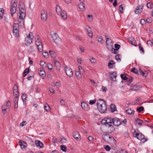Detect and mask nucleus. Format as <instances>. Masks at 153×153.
<instances>
[{"mask_svg": "<svg viewBox=\"0 0 153 153\" xmlns=\"http://www.w3.org/2000/svg\"><path fill=\"white\" fill-rule=\"evenodd\" d=\"M147 44L149 46H152L153 45V42L151 40H149L147 42Z\"/></svg>", "mask_w": 153, "mask_h": 153, "instance_id": "obj_57", "label": "nucleus"}, {"mask_svg": "<svg viewBox=\"0 0 153 153\" xmlns=\"http://www.w3.org/2000/svg\"><path fill=\"white\" fill-rule=\"evenodd\" d=\"M109 74V76L111 78V79L112 81L114 82L116 81V78L117 76V73L115 71L110 72Z\"/></svg>", "mask_w": 153, "mask_h": 153, "instance_id": "obj_15", "label": "nucleus"}, {"mask_svg": "<svg viewBox=\"0 0 153 153\" xmlns=\"http://www.w3.org/2000/svg\"><path fill=\"white\" fill-rule=\"evenodd\" d=\"M38 73L41 77L43 79L46 76V73L45 71L42 69L39 68L38 70Z\"/></svg>", "mask_w": 153, "mask_h": 153, "instance_id": "obj_20", "label": "nucleus"}, {"mask_svg": "<svg viewBox=\"0 0 153 153\" xmlns=\"http://www.w3.org/2000/svg\"><path fill=\"white\" fill-rule=\"evenodd\" d=\"M32 42V39L30 37H26L25 39V44L27 45H29Z\"/></svg>", "mask_w": 153, "mask_h": 153, "instance_id": "obj_23", "label": "nucleus"}, {"mask_svg": "<svg viewBox=\"0 0 153 153\" xmlns=\"http://www.w3.org/2000/svg\"><path fill=\"white\" fill-rule=\"evenodd\" d=\"M141 88L140 85H134L131 86L130 89L132 91H137Z\"/></svg>", "mask_w": 153, "mask_h": 153, "instance_id": "obj_21", "label": "nucleus"}, {"mask_svg": "<svg viewBox=\"0 0 153 153\" xmlns=\"http://www.w3.org/2000/svg\"><path fill=\"white\" fill-rule=\"evenodd\" d=\"M139 48L140 51H141L143 53H144V50L142 46L141 45L140 43L139 44Z\"/></svg>", "mask_w": 153, "mask_h": 153, "instance_id": "obj_53", "label": "nucleus"}, {"mask_svg": "<svg viewBox=\"0 0 153 153\" xmlns=\"http://www.w3.org/2000/svg\"><path fill=\"white\" fill-rule=\"evenodd\" d=\"M44 109L47 112L50 110V107L48 104H46V105L44 106Z\"/></svg>", "mask_w": 153, "mask_h": 153, "instance_id": "obj_48", "label": "nucleus"}, {"mask_svg": "<svg viewBox=\"0 0 153 153\" xmlns=\"http://www.w3.org/2000/svg\"><path fill=\"white\" fill-rule=\"evenodd\" d=\"M115 62L112 60H111L109 62L108 64V66L109 68H112L113 67V65L114 64Z\"/></svg>", "mask_w": 153, "mask_h": 153, "instance_id": "obj_32", "label": "nucleus"}, {"mask_svg": "<svg viewBox=\"0 0 153 153\" xmlns=\"http://www.w3.org/2000/svg\"><path fill=\"white\" fill-rule=\"evenodd\" d=\"M97 108L100 112L102 113H105L106 111L107 106L106 102L103 103L100 105V103L97 102L96 103Z\"/></svg>", "mask_w": 153, "mask_h": 153, "instance_id": "obj_5", "label": "nucleus"}, {"mask_svg": "<svg viewBox=\"0 0 153 153\" xmlns=\"http://www.w3.org/2000/svg\"><path fill=\"white\" fill-rule=\"evenodd\" d=\"M59 14L61 15L63 19H65L67 18V13L65 11H61Z\"/></svg>", "mask_w": 153, "mask_h": 153, "instance_id": "obj_27", "label": "nucleus"}, {"mask_svg": "<svg viewBox=\"0 0 153 153\" xmlns=\"http://www.w3.org/2000/svg\"><path fill=\"white\" fill-rule=\"evenodd\" d=\"M120 55L119 54H117L115 56V59L117 61L120 62L121 60V59L120 58Z\"/></svg>", "mask_w": 153, "mask_h": 153, "instance_id": "obj_54", "label": "nucleus"}, {"mask_svg": "<svg viewBox=\"0 0 153 153\" xmlns=\"http://www.w3.org/2000/svg\"><path fill=\"white\" fill-rule=\"evenodd\" d=\"M60 149L63 152H65L66 151V147L65 145H61L60 146Z\"/></svg>", "mask_w": 153, "mask_h": 153, "instance_id": "obj_44", "label": "nucleus"}, {"mask_svg": "<svg viewBox=\"0 0 153 153\" xmlns=\"http://www.w3.org/2000/svg\"><path fill=\"white\" fill-rule=\"evenodd\" d=\"M129 42L131 43L132 45L136 46V44H135L136 42L135 39L133 37L130 38L128 39Z\"/></svg>", "mask_w": 153, "mask_h": 153, "instance_id": "obj_26", "label": "nucleus"}, {"mask_svg": "<svg viewBox=\"0 0 153 153\" xmlns=\"http://www.w3.org/2000/svg\"><path fill=\"white\" fill-rule=\"evenodd\" d=\"M65 72L67 75L69 77H71L73 75V71L69 66L66 65L65 67Z\"/></svg>", "mask_w": 153, "mask_h": 153, "instance_id": "obj_10", "label": "nucleus"}, {"mask_svg": "<svg viewBox=\"0 0 153 153\" xmlns=\"http://www.w3.org/2000/svg\"><path fill=\"white\" fill-rule=\"evenodd\" d=\"M96 100L95 99L93 100H90L89 101V104L90 105H92L94 104L96 102Z\"/></svg>", "mask_w": 153, "mask_h": 153, "instance_id": "obj_63", "label": "nucleus"}, {"mask_svg": "<svg viewBox=\"0 0 153 153\" xmlns=\"http://www.w3.org/2000/svg\"><path fill=\"white\" fill-rule=\"evenodd\" d=\"M126 112L128 114L131 115H133L134 112V111L131 108L126 110Z\"/></svg>", "mask_w": 153, "mask_h": 153, "instance_id": "obj_33", "label": "nucleus"}, {"mask_svg": "<svg viewBox=\"0 0 153 153\" xmlns=\"http://www.w3.org/2000/svg\"><path fill=\"white\" fill-rule=\"evenodd\" d=\"M51 37L52 39L54 41V42L56 45H57L59 42H60V39L57 33L53 32V33L51 34Z\"/></svg>", "mask_w": 153, "mask_h": 153, "instance_id": "obj_8", "label": "nucleus"}, {"mask_svg": "<svg viewBox=\"0 0 153 153\" xmlns=\"http://www.w3.org/2000/svg\"><path fill=\"white\" fill-rule=\"evenodd\" d=\"M4 12V10L3 8H0V18L2 19L3 18V15Z\"/></svg>", "mask_w": 153, "mask_h": 153, "instance_id": "obj_42", "label": "nucleus"}, {"mask_svg": "<svg viewBox=\"0 0 153 153\" xmlns=\"http://www.w3.org/2000/svg\"><path fill=\"white\" fill-rule=\"evenodd\" d=\"M131 71L133 72L136 74L139 75L138 73V71L137 70L134 68H133L131 69Z\"/></svg>", "mask_w": 153, "mask_h": 153, "instance_id": "obj_41", "label": "nucleus"}, {"mask_svg": "<svg viewBox=\"0 0 153 153\" xmlns=\"http://www.w3.org/2000/svg\"><path fill=\"white\" fill-rule=\"evenodd\" d=\"M19 144L20 145L22 149L23 150L26 149L27 144L23 140H19Z\"/></svg>", "mask_w": 153, "mask_h": 153, "instance_id": "obj_18", "label": "nucleus"}, {"mask_svg": "<svg viewBox=\"0 0 153 153\" xmlns=\"http://www.w3.org/2000/svg\"><path fill=\"white\" fill-rule=\"evenodd\" d=\"M19 27L18 24L14 23L13 25V33L15 37L19 36Z\"/></svg>", "mask_w": 153, "mask_h": 153, "instance_id": "obj_7", "label": "nucleus"}, {"mask_svg": "<svg viewBox=\"0 0 153 153\" xmlns=\"http://www.w3.org/2000/svg\"><path fill=\"white\" fill-rule=\"evenodd\" d=\"M85 28L87 31L89 36L91 38H92L93 37V33L91 31V28L88 25L86 26Z\"/></svg>", "mask_w": 153, "mask_h": 153, "instance_id": "obj_22", "label": "nucleus"}, {"mask_svg": "<svg viewBox=\"0 0 153 153\" xmlns=\"http://www.w3.org/2000/svg\"><path fill=\"white\" fill-rule=\"evenodd\" d=\"M34 74L33 72H32L29 74L27 78L28 80H30L31 78L33 77Z\"/></svg>", "mask_w": 153, "mask_h": 153, "instance_id": "obj_36", "label": "nucleus"}, {"mask_svg": "<svg viewBox=\"0 0 153 153\" xmlns=\"http://www.w3.org/2000/svg\"><path fill=\"white\" fill-rule=\"evenodd\" d=\"M104 147L105 149L107 151H109L111 149V148L108 145H105Z\"/></svg>", "mask_w": 153, "mask_h": 153, "instance_id": "obj_58", "label": "nucleus"}, {"mask_svg": "<svg viewBox=\"0 0 153 153\" xmlns=\"http://www.w3.org/2000/svg\"><path fill=\"white\" fill-rule=\"evenodd\" d=\"M2 111L3 113L4 114L6 113V108L5 107V105H3L1 107Z\"/></svg>", "mask_w": 153, "mask_h": 153, "instance_id": "obj_45", "label": "nucleus"}, {"mask_svg": "<svg viewBox=\"0 0 153 153\" xmlns=\"http://www.w3.org/2000/svg\"><path fill=\"white\" fill-rule=\"evenodd\" d=\"M75 74L76 77L78 78H81L82 77L79 71H76L75 72Z\"/></svg>", "mask_w": 153, "mask_h": 153, "instance_id": "obj_47", "label": "nucleus"}, {"mask_svg": "<svg viewBox=\"0 0 153 153\" xmlns=\"http://www.w3.org/2000/svg\"><path fill=\"white\" fill-rule=\"evenodd\" d=\"M20 16L18 19V21L19 23H21L24 20V18H25L26 16V10L25 9L24 5L23 7H19Z\"/></svg>", "mask_w": 153, "mask_h": 153, "instance_id": "obj_2", "label": "nucleus"}, {"mask_svg": "<svg viewBox=\"0 0 153 153\" xmlns=\"http://www.w3.org/2000/svg\"><path fill=\"white\" fill-rule=\"evenodd\" d=\"M35 143L37 146L39 147L40 148H43L44 147L43 143L39 140L35 141Z\"/></svg>", "mask_w": 153, "mask_h": 153, "instance_id": "obj_24", "label": "nucleus"}, {"mask_svg": "<svg viewBox=\"0 0 153 153\" xmlns=\"http://www.w3.org/2000/svg\"><path fill=\"white\" fill-rule=\"evenodd\" d=\"M56 11L57 12V13L59 15L60 13H61V11H62L61 10V8L59 6L57 5L56 6Z\"/></svg>", "mask_w": 153, "mask_h": 153, "instance_id": "obj_35", "label": "nucleus"}, {"mask_svg": "<svg viewBox=\"0 0 153 153\" xmlns=\"http://www.w3.org/2000/svg\"><path fill=\"white\" fill-rule=\"evenodd\" d=\"M147 6L148 8L152 9L153 7V4L151 2H149L147 3Z\"/></svg>", "mask_w": 153, "mask_h": 153, "instance_id": "obj_38", "label": "nucleus"}, {"mask_svg": "<svg viewBox=\"0 0 153 153\" xmlns=\"http://www.w3.org/2000/svg\"><path fill=\"white\" fill-rule=\"evenodd\" d=\"M123 5V4H121L119 7V10L120 12L122 13H123V7L122 6Z\"/></svg>", "mask_w": 153, "mask_h": 153, "instance_id": "obj_55", "label": "nucleus"}, {"mask_svg": "<svg viewBox=\"0 0 153 153\" xmlns=\"http://www.w3.org/2000/svg\"><path fill=\"white\" fill-rule=\"evenodd\" d=\"M112 119L108 117L105 118L102 120L101 123L102 125H106L111 124H112Z\"/></svg>", "mask_w": 153, "mask_h": 153, "instance_id": "obj_9", "label": "nucleus"}, {"mask_svg": "<svg viewBox=\"0 0 153 153\" xmlns=\"http://www.w3.org/2000/svg\"><path fill=\"white\" fill-rule=\"evenodd\" d=\"M110 50L112 53L115 54H117V52L115 51H116L115 49H114V48H113V47L111 48Z\"/></svg>", "mask_w": 153, "mask_h": 153, "instance_id": "obj_61", "label": "nucleus"}, {"mask_svg": "<svg viewBox=\"0 0 153 153\" xmlns=\"http://www.w3.org/2000/svg\"><path fill=\"white\" fill-rule=\"evenodd\" d=\"M110 108L111 109V112L113 113L117 110L116 106L114 104H111L110 105Z\"/></svg>", "mask_w": 153, "mask_h": 153, "instance_id": "obj_28", "label": "nucleus"}, {"mask_svg": "<svg viewBox=\"0 0 153 153\" xmlns=\"http://www.w3.org/2000/svg\"><path fill=\"white\" fill-rule=\"evenodd\" d=\"M54 63L57 70L59 71L61 67V64L58 61L54 60Z\"/></svg>", "mask_w": 153, "mask_h": 153, "instance_id": "obj_25", "label": "nucleus"}, {"mask_svg": "<svg viewBox=\"0 0 153 153\" xmlns=\"http://www.w3.org/2000/svg\"><path fill=\"white\" fill-rule=\"evenodd\" d=\"M136 130L138 131V129H136L134 131L133 133L134 137H136L137 139L140 140L143 143L147 141V139L145 138L144 135L140 132L139 133H137Z\"/></svg>", "mask_w": 153, "mask_h": 153, "instance_id": "obj_3", "label": "nucleus"}, {"mask_svg": "<svg viewBox=\"0 0 153 153\" xmlns=\"http://www.w3.org/2000/svg\"><path fill=\"white\" fill-rule=\"evenodd\" d=\"M47 68L50 70H51L52 69V65L50 63H48L47 65Z\"/></svg>", "mask_w": 153, "mask_h": 153, "instance_id": "obj_62", "label": "nucleus"}, {"mask_svg": "<svg viewBox=\"0 0 153 153\" xmlns=\"http://www.w3.org/2000/svg\"><path fill=\"white\" fill-rule=\"evenodd\" d=\"M78 6L81 10H84L85 9L84 5L83 2H80L78 4Z\"/></svg>", "mask_w": 153, "mask_h": 153, "instance_id": "obj_30", "label": "nucleus"}, {"mask_svg": "<svg viewBox=\"0 0 153 153\" xmlns=\"http://www.w3.org/2000/svg\"><path fill=\"white\" fill-rule=\"evenodd\" d=\"M90 60L92 63H95L96 62V59L93 57H90Z\"/></svg>", "mask_w": 153, "mask_h": 153, "instance_id": "obj_49", "label": "nucleus"}, {"mask_svg": "<svg viewBox=\"0 0 153 153\" xmlns=\"http://www.w3.org/2000/svg\"><path fill=\"white\" fill-rule=\"evenodd\" d=\"M41 19L44 21H45L47 20V11L44 10H42L41 11Z\"/></svg>", "mask_w": 153, "mask_h": 153, "instance_id": "obj_12", "label": "nucleus"}, {"mask_svg": "<svg viewBox=\"0 0 153 153\" xmlns=\"http://www.w3.org/2000/svg\"><path fill=\"white\" fill-rule=\"evenodd\" d=\"M49 53L51 57L53 58H55L56 57V54L54 51H50Z\"/></svg>", "mask_w": 153, "mask_h": 153, "instance_id": "obj_31", "label": "nucleus"}, {"mask_svg": "<svg viewBox=\"0 0 153 153\" xmlns=\"http://www.w3.org/2000/svg\"><path fill=\"white\" fill-rule=\"evenodd\" d=\"M143 5L141 4L140 5H139L136 9V10L135 11V13L137 14H139L142 11Z\"/></svg>", "mask_w": 153, "mask_h": 153, "instance_id": "obj_16", "label": "nucleus"}, {"mask_svg": "<svg viewBox=\"0 0 153 153\" xmlns=\"http://www.w3.org/2000/svg\"><path fill=\"white\" fill-rule=\"evenodd\" d=\"M17 7V1L16 0H12L10 6V13L12 17L13 16V14L16 13Z\"/></svg>", "mask_w": 153, "mask_h": 153, "instance_id": "obj_4", "label": "nucleus"}, {"mask_svg": "<svg viewBox=\"0 0 153 153\" xmlns=\"http://www.w3.org/2000/svg\"><path fill=\"white\" fill-rule=\"evenodd\" d=\"M81 106L83 109L86 111H88L89 109L88 105L85 102H81Z\"/></svg>", "mask_w": 153, "mask_h": 153, "instance_id": "obj_19", "label": "nucleus"}, {"mask_svg": "<svg viewBox=\"0 0 153 153\" xmlns=\"http://www.w3.org/2000/svg\"><path fill=\"white\" fill-rule=\"evenodd\" d=\"M98 41L101 43H103L104 42V40H103L101 36H100L99 37H97Z\"/></svg>", "mask_w": 153, "mask_h": 153, "instance_id": "obj_40", "label": "nucleus"}, {"mask_svg": "<svg viewBox=\"0 0 153 153\" xmlns=\"http://www.w3.org/2000/svg\"><path fill=\"white\" fill-rule=\"evenodd\" d=\"M106 48L108 50H110L111 48L113 47L114 42L111 39H107L106 40Z\"/></svg>", "mask_w": 153, "mask_h": 153, "instance_id": "obj_11", "label": "nucleus"}, {"mask_svg": "<svg viewBox=\"0 0 153 153\" xmlns=\"http://www.w3.org/2000/svg\"><path fill=\"white\" fill-rule=\"evenodd\" d=\"M10 105V102L9 100H8L6 104V105H5V106H6L7 108H9Z\"/></svg>", "mask_w": 153, "mask_h": 153, "instance_id": "obj_60", "label": "nucleus"}, {"mask_svg": "<svg viewBox=\"0 0 153 153\" xmlns=\"http://www.w3.org/2000/svg\"><path fill=\"white\" fill-rule=\"evenodd\" d=\"M49 91L51 93L53 94H54L55 93L54 89L51 88H49Z\"/></svg>", "mask_w": 153, "mask_h": 153, "instance_id": "obj_64", "label": "nucleus"}, {"mask_svg": "<svg viewBox=\"0 0 153 153\" xmlns=\"http://www.w3.org/2000/svg\"><path fill=\"white\" fill-rule=\"evenodd\" d=\"M135 121L136 123H137L140 126H142V123H143L144 121L138 118H137L135 119Z\"/></svg>", "mask_w": 153, "mask_h": 153, "instance_id": "obj_34", "label": "nucleus"}, {"mask_svg": "<svg viewBox=\"0 0 153 153\" xmlns=\"http://www.w3.org/2000/svg\"><path fill=\"white\" fill-rule=\"evenodd\" d=\"M146 21L144 19H141L140 21V23L142 25H143L146 23Z\"/></svg>", "mask_w": 153, "mask_h": 153, "instance_id": "obj_59", "label": "nucleus"}, {"mask_svg": "<svg viewBox=\"0 0 153 153\" xmlns=\"http://www.w3.org/2000/svg\"><path fill=\"white\" fill-rule=\"evenodd\" d=\"M37 47L38 51L40 52H42L43 50L42 44L38 46Z\"/></svg>", "mask_w": 153, "mask_h": 153, "instance_id": "obj_46", "label": "nucleus"}, {"mask_svg": "<svg viewBox=\"0 0 153 153\" xmlns=\"http://www.w3.org/2000/svg\"><path fill=\"white\" fill-rule=\"evenodd\" d=\"M21 97L24 103L25 102V101L26 100V99L27 98L26 94H22Z\"/></svg>", "mask_w": 153, "mask_h": 153, "instance_id": "obj_39", "label": "nucleus"}, {"mask_svg": "<svg viewBox=\"0 0 153 153\" xmlns=\"http://www.w3.org/2000/svg\"><path fill=\"white\" fill-rule=\"evenodd\" d=\"M114 47L116 51H117L120 48V46L119 44H115L114 45Z\"/></svg>", "mask_w": 153, "mask_h": 153, "instance_id": "obj_52", "label": "nucleus"}, {"mask_svg": "<svg viewBox=\"0 0 153 153\" xmlns=\"http://www.w3.org/2000/svg\"><path fill=\"white\" fill-rule=\"evenodd\" d=\"M73 136L77 141H79L80 139V136L78 132L75 131L73 132Z\"/></svg>", "mask_w": 153, "mask_h": 153, "instance_id": "obj_17", "label": "nucleus"}, {"mask_svg": "<svg viewBox=\"0 0 153 153\" xmlns=\"http://www.w3.org/2000/svg\"><path fill=\"white\" fill-rule=\"evenodd\" d=\"M136 110L139 113H140L141 111H143L144 110V108L143 106H141L137 108Z\"/></svg>", "mask_w": 153, "mask_h": 153, "instance_id": "obj_43", "label": "nucleus"}, {"mask_svg": "<svg viewBox=\"0 0 153 153\" xmlns=\"http://www.w3.org/2000/svg\"><path fill=\"white\" fill-rule=\"evenodd\" d=\"M42 55L45 58H47L48 57L49 54L47 52H45L44 53L43 52Z\"/></svg>", "mask_w": 153, "mask_h": 153, "instance_id": "obj_51", "label": "nucleus"}, {"mask_svg": "<svg viewBox=\"0 0 153 153\" xmlns=\"http://www.w3.org/2000/svg\"><path fill=\"white\" fill-rule=\"evenodd\" d=\"M106 128L107 129V133H110L115 130V128L111 124L105 125Z\"/></svg>", "mask_w": 153, "mask_h": 153, "instance_id": "obj_14", "label": "nucleus"}, {"mask_svg": "<svg viewBox=\"0 0 153 153\" xmlns=\"http://www.w3.org/2000/svg\"><path fill=\"white\" fill-rule=\"evenodd\" d=\"M139 70L140 71V73L141 75L143 76L146 77L147 76V74L144 72L141 68H139Z\"/></svg>", "mask_w": 153, "mask_h": 153, "instance_id": "obj_37", "label": "nucleus"}, {"mask_svg": "<svg viewBox=\"0 0 153 153\" xmlns=\"http://www.w3.org/2000/svg\"><path fill=\"white\" fill-rule=\"evenodd\" d=\"M35 42H42L41 39L39 38V36H37L35 38Z\"/></svg>", "mask_w": 153, "mask_h": 153, "instance_id": "obj_56", "label": "nucleus"}, {"mask_svg": "<svg viewBox=\"0 0 153 153\" xmlns=\"http://www.w3.org/2000/svg\"><path fill=\"white\" fill-rule=\"evenodd\" d=\"M30 71V69L29 68H26L24 71L23 74V76L24 77L25 76L29 73Z\"/></svg>", "mask_w": 153, "mask_h": 153, "instance_id": "obj_29", "label": "nucleus"}, {"mask_svg": "<svg viewBox=\"0 0 153 153\" xmlns=\"http://www.w3.org/2000/svg\"><path fill=\"white\" fill-rule=\"evenodd\" d=\"M102 138L104 140L110 144L113 145L115 143L116 141L114 138L108 134H104L102 135Z\"/></svg>", "mask_w": 153, "mask_h": 153, "instance_id": "obj_1", "label": "nucleus"}, {"mask_svg": "<svg viewBox=\"0 0 153 153\" xmlns=\"http://www.w3.org/2000/svg\"><path fill=\"white\" fill-rule=\"evenodd\" d=\"M19 98L18 96H16L14 98V104L18 103Z\"/></svg>", "mask_w": 153, "mask_h": 153, "instance_id": "obj_50", "label": "nucleus"}, {"mask_svg": "<svg viewBox=\"0 0 153 153\" xmlns=\"http://www.w3.org/2000/svg\"><path fill=\"white\" fill-rule=\"evenodd\" d=\"M112 123L114 126H118L122 124L120 120L116 117L112 118Z\"/></svg>", "mask_w": 153, "mask_h": 153, "instance_id": "obj_13", "label": "nucleus"}, {"mask_svg": "<svg viewBox=\"0 0 153 153\" xmlns=\"http://www.w3.org/2000/svg\"><path fill=\"white\" fill-rule=\"evenodd\" d=\"M129 77H126L125 74H121L120 75L122 79L123 80L126 81V82H127V85H130L131 82L133 81V78L131 77L128 76Z\"/></svg>", "mask_w": 153, "mask_h": 153, "instance_id": "obj_6", "label": "nucleus"}]
</instances>
